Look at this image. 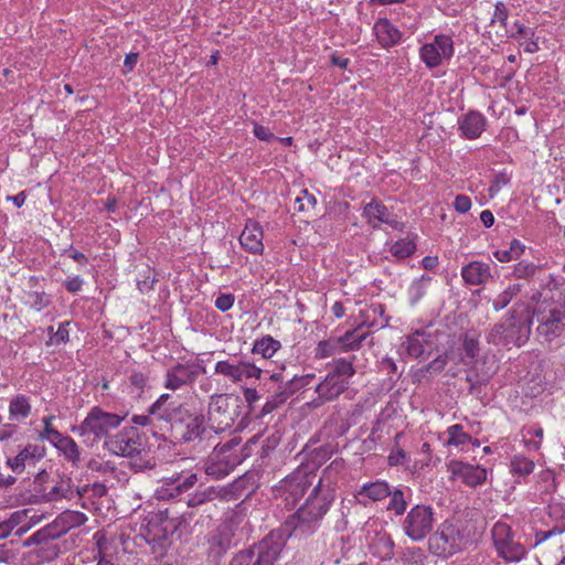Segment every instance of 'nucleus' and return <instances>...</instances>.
<instances>
[{
	"mask_svg": "<svg viewBox=\"0 0 565 565\" xmlns=\"http://www.w3.org/2000/svg\"><path fill=\"white\" fill-rule=\"evenodd\" d=\"M237 445H238V443H237V441H235V439H232V440H230V441L225 443L224 445H221V446H220V445H217V446H215V447H214V454H213V455H214V457H215V459H218V457H220L221 455H225L227 451H230L233 447H235V446H237Z\"/></svg>",
	"mask_w": 565,
	"mask_h": 565,
	"instance_id": "4d7b16f0",
	"label": "nucleus"
},
{
	"mask_svg": "<svg viewBox=\"0 0 565 565\" xmlns=\"http://www.w3.org/2000/svg\"><path fill=\"white\" fill-rule=\"evenodd\" d=\"M124 418L111 413H105L100 408H93L77 430L81 435L92 434L96 438L109 437L110 429L117 428Z\"/></svg>",
	"mask_w": 565,
	"mask_h": 565,
	"instance_id": "6e6552de",
	"label": "nucleus"
},
{
	"mask_svg": "<svg viewBox=\"0 0 565 565\" xmlns=\"http://www.w3.org/2000/svg\"><path fill=\"white\" fill-rule=\"evenodd\" d=\"M153 281H154L153 279L150 280L149 278H147L145 280H139L138 281L139 290L141 292H146V291L150 290L152 288Z\"/></svg>",
	"mask_w": 565,
	"mask_h": 565,
	"instance_id": "774afa93",
	"label": "nucleus"
},
{
	"mask_svg": "<svg viewBox=\"0 0 565 565\" xmlns=\"http://www.w3.org/2000/svg\"><path fill=\"white\" fill-rule=\"evenodd\" d=\"M462 349L465 351V358H462L461 361L463 364L468 365L479 354V342L478 340L466 335L463 339Z\"/></svg>",
	"mask_w": 565,
	"mask_h": 565,
	"instance_id": "473e14b6",
	"label": "nucleus"
},
{
	"mask_svg": "<svg viewBox=\"0 0 565 565\" xmlns=\"http://www.w3.org/2000/svg\"><path fill=\"white\" fill-rule=\"evenodd\" d=\"M363 213L370 223H372L373 221L388 223L387 209L385 205L381 204L377 201H372L367 203L364 206Z\"/></svg>",
	"mask_w": 565,
	"mask_h": 565,
	"instance_id": "cd10ccee",
	"label": "nucleus"
},
{
	"mask_svg": "<svg viewBox=\"0 0 565 565\" xmlns=\"http://www.w3.org/2000/svg\"><path fill=\"white\" fill-rule=\"evenodd\" d=\"M461 275L467 284L480 285L490 277V267L480 262H471L462 268Z\"/></svg>",
	"mask_w": 565,
	"mask_h": 565,
	"instance_id": "412c9836",
	"label": "nucleus"
},
{
	"mask_svg": "<svg viewBox=\"0 0 565 565\" xmlns=\"http://www.w3.org/2000/svg\"><path fill=\"white\" fill-rule=\"evenodd\" d=\"M43 491H45V489ZM71 495L72 489L70 480L61 479L47 492L43 493V499L45 501H56L62 498H70Z\"/></svg>",
	"mask_w": 565,
	"mask_h": 565,
	"instance_id": "bb28decb",
	"label": "nucleus"
},
{
	"mask_svg": "<svg viewBox=\"0 0 565 565\" xmlns=\"http://www.w3.org/2000/svg\"><path fill=\"white\" fill-rule=\"evenodd\" d=\"M68 322L65 324H60L58 329L55 331L54 335L50 337V341L47 344H60L68 340V331L66 329Z\"/></svg>",
	"mask_w": 565,
	"mask_h": 565,
	"instance_id": "49530a36",
	"label": "nucleus"
},
{
	"mask_svg": "<svg viewBox=\"0 0 565 565\" xmlns=\"http://www.w3.org/2000/svg\"><path fill=\"white\" fill-rule=\"evenodd\" d=\"M433 509L426 505H415L406 515L403 526L405 534L413 541H420L433 529Z\"/></svg>",
	"mask_w": 565,
	"mask_h": 565,
	"instance_id": "1a4fd4ad",
	"label": "nucleus"
},
{
	"mask_svg": "<svg viewBox=\"0 0 565 565\" xmlns=\"http://www.w3.org/2000/svg\"><path fill=\"white\" fill-rule=\"evenodd\" d=\"M244 396L249 405L259 399V395L255 388H245Z\"/></svg>",
	"mask_w": 565,
	"mask_h": 565,
	"instance_id": "338daca9",
	"label": "nucleus"
},
{
	"mask_svg": "<svg viewBox=\"0 0 565 565\" xmlns=\"http://www.w3.org/2000/svg\"><path fill=\"white\" fill-rule=\"evenodd\" d=\"M52 419L53 416H46L43 418L44 430L41 434V437L50 440L53 445H55L56 441L63 437V435L52 427Z\"/></svg>",
	"mask_w": 565,
	"mask_h": 565,
	"instance_id": "79ce46f5",
	"label": "nucleus"
},
{
	"mask_svg": "<svg viewBox=\"0 0 565 565\" xmlns=\"http://www.w3.org/2000/svg\"><path fill=\"white\" fill-rule=\"evenodd\" d=\"M365 338L366 333L359 334V329L347 331L343 337L319 342L317 356L327 358L340 352L359 349Z\"/></svg>",
	"mask_w": 565,
	"mask_h": 565,
	"instance_id": "9b49d317",
	"label": "nucleus"
},
{
	"mask_svg": "<svg viewBox=\"0 0 565 565\" xmlns=\"http://www.w3.org/2000/svg\"><path fill=\"white\" fill-rule=\"evenodd\" d=\"M494 257L501 262V263H507V262H510L512 259H515L514 258V255L510 252V249H507V250H497L494 252Z\"/></svg>",
	"mask_w": 565,
	"mask_h": 565,
	"instance_id": "e2e57ef3",
	"label": "nucleus"
},
{
	"mask_svg": "<svg viewBox=\"0 0 565 565\" xmlns=\"http://www.w3.org/2000/svg\"><path fill=\"white\" fill-rule=\"evenodd\" d=\"M480 220L486 227H491L494 223V216L491 211L484 210L480 214Z\"/></svg>",
	"mask_w": 565,
	"mask_h": 565,
	"instance_id": "0e129e2a",
	"label": "nucleus"
},
{
	"mask_svg": "<svg viewBox=\"0 0 565 565\" xmlns=\"http://www.w3.org/2000/svg\"><path fill=\"white\" fill-rule=\"evenodd\" d=\"M418 337L419 333L416 332L413 335L408 337L405 342L407 353L414 358H418L424 353V345Z\"/></svg>",
	"mask_w": 565,
	"mask_h": 565,
	"instance_id": "a19ab883",
	"label": "nucleus"
},
{
	"mask_svg": "<svg viewBox=\"0 0 565 565\" xmlns=\"http://www.w3.org/2000/svg\"><path fill=\"white\" fill-rule=\"evenodd\" d=\"M406 452L403 449H398L396 452H392L388 457L391 466H398L404 463Z\"/></svg>",
	"mask_w": 565,
	"mask_h": 565,
	"instance_id": "13d9d810",
	"label": "nucleus"
},
{
	"mask_svg": "<svg viewBox=\"0 0 565 565\" xmlns=\"http://www.w3.org/2000/svg\"><path fill=\"white\" fill-rule=\"evenodd\" d=\"M468 543L469 540L459 529L446 521L429 537V550L435 555L447 557L465 548Z\"/></svg>",
	"mask_w": 565,
	"mask_h": 565,
	"instance_id": "423d86ee",
	"label": "nucleus"
},
{
	"mask_svg": "<svg viewBox=\"0 0 565 565\" xmlns=\"http://www.w3.org/2000/svg\"><path fill=\"white\" fill-rule=\"evenodd\" d=\"M508 19V10L502 2L495 4L494 17L492 22L499 21L502 25H505Z\"/></svg>",
	"mask_w": 565,
	"mask_h": 565,
	"instance_id": "5fc2aeb1",
	"label": "nucleus"
},
{
	"mask_svg": "<svg viewBox=\"0 0 565 565\" xmlns=\"http://www.w3.org/2000/svg\"><path fill=\"white\" fill-rule=\"evenodd\" d=\"M391 489L386 482L376 481L372 483L364 484L359 491V495L366 497L372 501H380L390 497Z\"/></svg>",
	"mask_w": 565,
	"mask_h": 565,
	"instance_id": "a878e982",
	"label": "nucleus"
},
{
	"mask_svg": "<svg viewBox=\"0 0 565 565\" xmlns=\"http://www.w3.org/2000/svg\"><path fill=\"white\" fill-rule=\"evenodd\" d=\"M147 380L148 377L141 372H135L129 377L130 385L134 386L139 394L146 387Z\"/></svg>",
	"mask_w": 565,
	"mask_h": 565,
	"instance_id": "de8ad7c7",
	"label": "nucleus"
},
{
	"mask_svg": "<svg viewBox=\"0 0 565 565\" xmlns=\"http://www.w3.org/2000/svg\"><path fill=\"white\" fill-rule=\"evenodd\" d=\"M374 31L380 43L384 46L394 45L401 39L399 31L394 28L386 19L379 20L374 26Z\"/></svg>",
	"mask_w": 565,
	"mask_h": 565,
	"instance_id": "b1692460",
	"label": "nucleus"
},
{
	"mask_svg": "<svg viewBox=\"0 0 565 565\" xmlns=\"http://www.w3.org/2000/svg\"><path fill=\"white\" fill-rule=\"evenodd\" d=\"M348 386V382L344 379L339 377L337 374L329 373L323 382H321L316 392L320 397L328 401L337 398L342 394Z\"/></svg>",
	"mask_w": 565,
	"mask_h": 565,
	"instance_id": "6ab92c4d",
	"label": "nucleus"
},
{
	"mask_svg": "<svg viewBox=\"0 0 565 565\" xmlns=\"http://www.w3.org/2000/svg\"><path fill=\"white\" fill-rule=\"evenodd\" d=\"M525 246L521 244L518 239H513L510 244V252L514 255V258H519L520 255L524 252Z\"/></svg>",
	"mask_w": 565,
	"mask_h": 565,
	"instance_id": "680f3d73",
	"label": "nucleus"
},
{
	"mask_svg": "<svg viewBox=\"0 0 565 565\" xmlns=\"http://www.w3.org/2000/svg\"><path fill=\"white\" fill-rule=\"evenodd\" d=\"M55 446L61 449L73 462L78 460V446L71 437L63 436L60 440L56 441Z\"/></svg>",
	"mask_w": 565,
	"mask_h": 565,
	"instance_id": "7c9ffc66",
	"label": "nucleus"
},
{
	"mask_svg": "<svg viewBox=\"0 0 565 565\" xmlns=\"http://www.w3.org/2000/svg\"><path fill=\"white\" fill-rule=\"evenodd\" d=\"M254 135L259 140H264V141H270V140L275 139L274 134L267 127H264L258 124L254 125Z\"/></svg>",
	"mask_w": 565,
	"mask_h": 565,
	"instance_id": "3c124183",
	"label": "nucleus"
},
{
	"mask_svg": "<svg viewBox=\"0 0 565 565\" xmlns=\"http://www.w3.org/2000/svg\"><path fill=\"white\" fill-rule=\"evenodd\" d=\"M263 232L256 223L246 224L239 236L241 245L248 252L256 254L263 250Z\"/></svg>",
	"mask_w": 565,
	"mask_h": 565,
	"instance_id": "aec40b11",
	"label": "nucleus"
},
{
	"mask_svg": "<svg viewBox=\"0 0 565 565\" xmlns=\"http://www.w3.org/2000/svg\"><path fill=\"white\" fill-rule=\"evenodd\" d=\"M448 358H449L448 353H446L444 355L437 356L429 364L426 365L425 371L426 372H429V371L440 372V371H443L444 367L447 364Z\"/></svg>",
	"mask_w": 565,
	"mask_h": 565,
	"instance_id": "09e8293b",
	"label": "nucleus"
},
{
	"mask_svg": "<svg viewBox=\"0 0 565 565\" xmlns=\"http://www.w3.org/2000/svg\"><path fill=\"white\" fill-rule=\"evenodd\" d=\"M537 266L533 263L520 262L515 265L513 275L518 279H529L535 275Z\"/></svg>",
	"mask_w": 565,
	"mask_h": 565,
	"instance_id": "58836bf2",
	"label": "nucleus"
},
{
	"mask_svg": "<svg viewBox=\"0 0 565 565\" xmlns=\"http://www.w3.org/2000/svg\"><path fill=\"white\" fill-rule=\"evenodd\" d=\"M484 122V118L480 114L472 111L460 121V129L467 138L475 139L483 131Z\"/></svg>",
	"mask_w": 565,
	"mask_h": 565,
	"instance_id": "5701e85b",
	"label": "nucleus"
},
{
	"mask_svg": "<svg viewBox=\"0 0 565 565\" xmlns=\"http://www.w3.org/2000/svg\"><path fill=\"white\" fill-rule=\"evenodd\" d=\"M25 515H26V510L17 511L4 522L8 524V526L10 527V531L12 532L22 522V520Z\"/></svg>",
	"mask_w": 565,
	"mask_h": 565,
	"instance_id": "6e6d98bb",
	"label": "nucleus"
},
{
	"mask_svg": "<svg viewBox=\"0 0 565 565\" xmlns=\"http://www.w3.org/2000/svg\"><path fill=\"white\" fill-rule=\"evenodd\" d=\"M34 553L42 562H52L58 556L60 547L57 544L42 545Z\"/></svg>",
	"mask_w": 565,
	"mask_h": 565,
	"instance_id": "4c0bfd02",
	"label": "nucleus"
},
{
	"mask_svg": "<svg viewBox=\"0 0 565 565\" xmlns=\"http://www.w3.org/2000/svg\"><path fill=\"white\" fill-rule=\"evenodd\" d=\"M511 471L520 476H527L533 471L534 462L525 457L515 456L511 460Z\"/></svg>",
	"mask_w": 565,
	"mask_h": 565,
	"instance_id": "72a5a7b5",
	"label": "nucleus"
},
{
	"mask_svg": "<svg viewBox=\"0 0 565 565\" xmlns=\"http://www.w3.org/2000/svg\"><path fill=\"white\" fill-rule=\"evenodd\" d=\"M454 206H455L457 212L466 213L471 207V201H470V199L467 195L459 194L455 199Z\"/></svg>",
	"mask_w": 565,
	"mask_h": 565,
	"instance_id": "8fccbe9b",
	"label": "nucleus"
},
{
	"mask_svg": "<svg viewBox=\"0 0 565 565\" xmlns=\"http://www.w3.org/2000/svg\"><path fill=\"white\" fill-rule=\"evenodd\" d=\"M315 479V475H307L302 471H298L295 475L290 476L286 480L285 484L286 492L288 494L286 497V500L296 503L310 489Z\"/></svg>",
	"mask_w": 565,
	"mask_h": 565,
	"instance_id": "dca6fc26",
	"label": "nucleus"
},
{
	"mask_svg": "<svg viewBox=\"0 0 565 565\" xmlns=\"http://www.w3.org/2000/svg\"><path fill=\"white\" fill-rule=\"evenodd\" d=\"M150 416L136 415L132 422L140 426L152 425L153 434L163 440H172L177 407L170 394H162L149 409Z\"/></svg>",
	"mask_w": 565,
	"mask_h": 565,
	"instance_id": "20e7f679",
	"label": "nucleus"
},
{
	"mask_svg": "<svg viewBox=\"0 0 565 565\" xmlns=\"http://www.w3.org/2000/svg\"><path fill=\"white\" fill-rule=\"evenodd\" d=\"M57 539H60L58 533H56L54 526H52V524L50 523L46 526L33 533L30 537H28L23 542V546L29 547L31 545H49L52 544V541Z\"/></svg>",
	"mask_w": 565,
	"mask_h": 565,
	"instance_id": "393cba45",
	"label": "nucleus"
},
{
	"mask_svg": "<svg viewBox=\"0 0 565 565\" xmlns=\"http://www.w3.org/2000/svg\"><path fill=\"white\" fill-rule=\"evenodd\" d=\"M83 281L78 277H74L67 281H65V287L71 292H76L82 288Z\"/></svg>",
	"mask_w": 565,
	"mask_h": 565,
	"instance_id": "052dcab7",
	"label": "nucleus"
},
{
	"mask_svg": "<svg viewBox=\"0 0 565 565\" xmlns=\"http://www.w3.org/2000/svg\"><path fill=\"white\" fill-rule=\"evenodd\" d=\"M234 303V297L232 295H221L215 300V307L221 311L228 310Z\"/></svg>",
	"mask_w": 565,
	"mask_h": 565,
	"instance_id": "864d4df0",
	"label": "nucleus"
},
{
	"mask_svg": "<svg viewBox=\"0 0 565 565\" xmlns=\"http://www.w3.org/2000/svg\"><path fill=\"white\" fill-rule=\"evenodd\" d=\"M33 298V302L31 303V307L35 309L36 311H40L42 308H44L47 305V301L45 300L43 295H40L38 292H34L31 295Z\"/></svg>",
	"mask_w": 565,
	"mask_h": 565,
	"instance_id": "bf43d9fd",
	"label": "nucleus"
},
{
	"mask_svg": "<svg viewBox=\"0 0 565 565\" xmlns=\"http://www.w3.org/2000/svg\"><path fill=\"white\" fill-rule=\"evenodd\" d=\"M237 374L239 375L238 381L249 377H260L262 369L256 366L255 363L242 362L236 365Z\"/></svg>",
	"mask_w": 565,
	"mask_h": 565,
	"instance_id": "e433bc0d",
	"label": "nucleus"
},
{
	"mask_svg": "<svg viewBox=\"0 0 565 565\" xmlns=\"http://www.w3.org/2000/svg\"><path fill=\"white\" fill-rule=\"evenodd\" d=\"M291 535L289 523L273 530L253 547L239 551L230 565H274Z\"/></svg>",
	"mask_w": 565,
	"mask_h": 565,
	"instance_id": "f257e3e1",
	"label": "nucleus"
},
{
	"mask_svg": "<svg viewBox=\"0 0 565 565\" xmlns=\"http://www.w3.org/2000/svg\"><path fill=\"white\" fill-rule=\"evenodd\" d=\"M334 497L330 489L321 487V480L311 489L306 502L297 510L295 515L286 523H289L291 530H309L311 524L320 521L328 512Z\"/></svg>",
	"mask_w": 565,
	"mask_h": 565,
	"instance_id": "f03ea898",
	"label": "nucleus"
},
{
	"mask_svg": "<svg viewBox=\"0 0 565 565\" xmlns=\"http://www.w3.org/2000/svg\"><path fill=\"white\" fill-rule=\"evenodd\" d=\"M536 322V330L546 341L559 337L565 329V308L557 303H539L530 323Z\"/></svg>",
	"mask_w": 565,
	"mask_h": 565,
	"instance_id": "39448f33",
	"label": "nucleus"
},
{
	"mask_svg": "<svg viewBox=\"0 0 565 565\" xmlns=\"http://www.w3.org/2000/svg\"><path fill=\"white\" fill-rule=\"evenodd\" d=\"M520 290H521L520 285H513V286H510L504 291H502L501 294H499L493 299L494 309L501 310V309L505 308L511 302L513 297L520 292Z\"/></svg>",
	"mask_w": 565,
	"mask_h": 565,
	"instance_id": "2f4dec72",
	"label": "nucleus"
},
{
	"mask_svg": "<svg viewBox=\"0 0 565 565\" xmlns=\"http://www.w3.org/2000/svg\"><path fill=\"white\" fill-rule=\"evenodd\" d=\"M44 455V449L36 445L25 446L15 457L8 459V465L13 472H22L26 467L35 465Z\"/></svg>",
	"mask_w": 565,
	"mask_h": 565,
	"instance_id": "f3484780",
	"label": "nucleus"
},
{
	"mask_svg": "<svg viewBox=\"0 0 565 565\" xmlns=\"http://www.w3.org/2000/svg\"><path fill=\"white\" fill-rule=\"evenodd\" d=\"M391 252L398 258H406L415 252V244L409 241H399L392 246Z\"/></svg>",
	"mask_w": 565,
	"mask_h": 565,
	"instance_id": "ea45409f",
	"label": "nucleus"
},
{
	"mask_svg": "<svg viewBox=\"0 0 565 565\" xmlns=\"http://www.w3.org/2000/svg\"><path fill=\"white\" fill-rule=\"evenodd\" d=\"M390 497L391 500L387 509L393 510L397 515H402L405 512L407 505L404 493L399 489H396L391 491Z\"/></svg>",
	"mask_w": 565,
	"mask_h": 565,
	"instance_id": "c9c22d12",
	"label": "nucleus"
},
{
	"mask_svg": "<svg viewBox=\"0 0 565 565\" xmlns=\"http://www.w3.org/2000/svg\"><path fill=\"white\" fill-rule=\"evenodd\" d=\"M216 373L232 377L234 381H238L239 375L237 374L236 365L230 364L226 361H221L215 366Z\"/></svg>",
	"mask_w": 565,
	"mask_h": 565,
	"instance_id": "c03bdc74",
	"label": "nucleus"
},
{
	"mask_svg": "<svg viewBox=\"0 0 565 565\" xmlns=\"http://www.w3.org/2000/svg\"><path fill=\"white\" fill-rule=\"evenodd\" d=\"M279 348V342L274 340L271 337L263 338L259 341H256L253 347V353L254 354H260V360H266L268 358H271L273 354L277 351Z\"/></svg>",
	"mask_w": 565,
	"mask_h": 565,
	"instance_id": "c85d7f7f",
	"label": "nucleus"
},
{
	"mask_svg": "<svg viewBox=\"0 0 565 565\" xmlns=\"http://www.w3.org/2000/svg\"><path fill=\"white\" fill-rule=\"evenodd\" d=\"M530 316L526 308L520 311L513 309L510 317L495 324L488 335V341L494 344L522 345L530 337Z\"/></svg>",
	"mask_w": 565,
	"mask_h": 565,
	"instance_id": "7ed1b4c3",
	"label": "nucleus"
},
{
	"mask_svg": "<svg viewBox=\"0 0 565 565\" xmlns=\"http://www.w3.org/2000/svg\"><path fill=\"white\" fill-rule=\"evenodd\" d=\"M494 545L499 554L507 561H519L524 555V548L512 541L510 527L503 523H497L492 530Z\"/></svg>",
	"mask_w": 565,
	"mask_h": 565,
	"instance_id": "ddd939ff",
	"label": "nucleus"
},
{
	"mask_svg": "<svg viewBox=\"0 0 565 565\" xmlns=\"http://www.w3.org/2000/svg\"><path fill=\"white\" fill-rule=\"evenodd\" d=\"M455 466L458 468L454 469V473L458 475L462 481L470 487L481 484L487 478V471L480 467L463 465L461 462H456Z\"/></svg>",
	"mask_w": 565,
	"mask_h": 565,
	"instance_id": "4be33fe9",
	"label": "nucleus"
},
{
	"mask_svg": "<svg viewBox=\"0 0 565 565\" xmlns=\"http://www.w3.org/2000/svg\"><path fill=\"white\" fill-rule=\"evenodd\" d=\"M105 447L117 456L135 457L143 450L142 438L135 427H125L116 435L107 437Z\"/></svg>",
	"mask_w": 565,
	"mask_h": 565,
	"instance_id": "0eeeda50",
	"label": "nucleus"
},
{
	"mask_svg": "<svg viewBox=\"0 0 565 565\" xmlns=\"http://www.w3.org/2000/svg\"><path fill=\"white\" fill-rule=\"evenodd\" d=\"M332 374H337L339 377L343 376H352L354 374V369L352 366L351 361H347L344 359H338L334 361V370L331 372Z\"/></svg>",
	"mask_w": 565,
	"mask_h": 565,
	"instance_id": "37998d69",
	"label": "nucleus"
},
{
	"mask_svg": "<svg viewBox=\"0 0 565 565\" xmlns=\"http://www.w3.org/2000/svg\"><path fill=\"white\" fill-rule=\"evenodd\" d=\"M452 54V41L447 35H437L435 41L422 47V58L429 67L437 66L441 58Z\"/></svg>",
	"mask_w": 565,
	"mask_h": 565,
	"instance_id": "4468645a",
	"label": "nucleus"
},
{
	"mask_svg": "<svg viewBox=\"0 0 565 565\" xmlns=\"http://www.w3.org/2000/svg\"><path fill=\"white\" fill-rule=\"evenodd\" d=\"M137 61H138V53L127 54L125 57V62H124L126 71L130 72L135 67Z\"/></svg>",
	"mask_w": 565,
	"mask_h": 565,
	"instance_id": "69168bd1",
	"label": "nucleus"
},
{
	"mask_svg": "<svg viewBox=\"0 0 565 565\" xmlns=\"http://www.w3.org/2000/svg\"><path fill=\"white\" fill-rule=\"evenodd\" d=\"M313 377L315 376L312 374H308L302 376L295 375L291 379H288L282 373H273L269 377L270 381L275 383L279 382L282 385H279L278 390L271 395L270 401L275 402L276 407H279L294 393L303 386L309 385Z\"/></svg>",
	"mask_w": 565,
	"mask_h": 565,
	"instance_id": "f8f14e48",
	"label": "nucleus"
},
{
	"mask_svg": "<svg viewBox=\"0 0 565 565\" xmlns=\"http://www.w3.org/2000/svg\"><path fill=\"white\" fill-rule=\"evenodd\" d=\"M303 195L297 198L296 202L299 203V210L303 211L306 206L313 207L317 203V200L313 194H310L307 190H305Z\"/></svg>",
	"mask_w": 565,
	"mask_h": 565,
	"instance_id": "603ef678",
	"label": "nucleus"
},
{
	"mask_svg": "<svg viewBox=\"0 0 565 565\" xmlns=\"http://www.w3.org/2000/svg\"><path fill=\"white\" fill-rule=\"evenodd\" d=\"M9 411L13 418H25L30 414L31 406L28 399L20 395L10 402Z\"/></svg>",
	"mask_w": 565,
	"mask_h": 565,
	"instance_id": "c756f323",
	"label": "nucleus"
},
{
	"mask_svg": "<svg viewBox=\"0 0 565 565\" xmlns=\"http://www.w3.org/2000/svg\"><path fill=\"white\" fill-rule=\"evenodd\" d=\"M203 422V416H192L190 414H188L186 418H179V425L184 424V430L180 431L181 429L179 428L182 444H192L194 449L201 446L202 435L205 431Z\"/></svg>",
	"mask_w": 565,
	"mask_h": 565,
	"instance_id": "2eb2a0df",
	"label": "nucleus"
},
{
	"mask_svg": "<svg viewBox=\"0 0 565 565\" xmlns=\"http://www.w3.org/2000/svg\"><path fill=\"white\" fill-rule=\"evenodd\" d=\"M86 521L87 516L84 513L66 510L62 512L51 524L61 537L70 530L83 525Z\"/></svg>",
	"mask_w": 565,
	"mask_h": 565,
	"instance_id": "a211bd4d",
	"label": "nucleus"
},
{
	"mask_svg": "<svg viewBox=\"0 0 565 565\" xmlns=\"http://www.w3.org/2000/svg\"><path fill=\"white\" fill-rule=\"evenodd\" d=\"M377 542L383 547V557L392 558L394 555V553H393L394 542L391 539V536L387 534H383L377 539Z\"/></svg>",
	"mask_w": 565,
	"mask_h": 565,
	"instance_id": "a18cd8bd",
	"label": "nucleus"
},
{
	"mask_svg": "<svg viewBox=\"0 0 565 565\" xmlns=\"http://www.w3.org/2000/svg\"><path fill=\"white\" fill-rule=\"evenodd\" d=\"M448 434H449V439H448L449 445L458 446V445H463L468 441H471V436L463 431L461 425L457 424V425L450 426L448 428Z\"/></svg>",
	"mask_w": 565,
	"mask_h": 565,
	"instance_id": "f704fd0d",
	"label": "nucleus"
},
{
	"mask_svg": "<svg viewBox=\"0 0 565 565\" xmlns=\"http://www.w3.org/2000/svg\"><path fill=\"white\" fill-rule=\"evenodd\" d=\"M218 471V467L210 466L205 472L199 468L188 475H185L184 470L179 472V502H185L190 508L204 503L207 500V494L205 491H196L192 497H183L182 494L183 492L192 489L194 484L199 482L200 478L204 477L205 475H217Z\"/></svg>",
	"mask_w": 565,
	"mask_h": 565,
	"instance_id": "9d476101",
	"label": "nucleus"
}]
</instances>
